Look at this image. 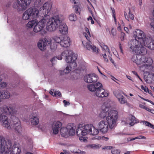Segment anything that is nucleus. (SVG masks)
Segmentation results:
<instances>
[{
    "mask_svg": "<svg viewBox=\"0 0 154 154\" xmlns=\"http://www.w3.org/2000/svg\"><path fill=\"white\" fill-rule=\"evenodd\" d=\"M111 153L112 154H119L120 151L117 149H114L111 150Z\"/></svg>",
    "mask_w": 154,
    "mask_h": 154,
    "instance_id": "obj_43",
    "label": "nucleus"
},
{
    "mask_svg": "<svg viewBox=\"0 0 154 154\" xmlns=\"http://www.w3.org/2000/svg\"><path fill=\"white\" fill-rule=\"evenodd\" d=\"M128 14L129 18L130 19L133 20L134 19V15L133 14L131 13V10L130 8H129Z\"/></svg>",
    "mask_w": 154,
    "mask_h": 154,
    "instance_id": "obj_46",
    "label": "nucleus"
},
{
    "mask_svg": "<svg viewBox=\"0 0 154 154\" xmlns=\"http://www.w3.org/2000/svg\"><path fill=\"white\" fill-rule=\"evenodd\" d=\"M139 107L140 108L142 109H144L145 106L144 105L142 104H140L139 105Z\"/></svg>",
    "mask_w": 154,
    "mask_h": 154,
    "instance_id": "obj_63",
    "label": "nucleus"
},
{
    "mask_svg": "<svg viewBox=\"0 0 154 154\" xmlns=\"http://www.w3.org/2000/svg\"><path fill=\"white\" fill-rule=\"evenodd\" d=\"M4 143H3L0 144V154H3L4 152H5V154H11L10 150H9V148L10 147V143H8V145H6L5 147L4 148Z\"/></svg>",
    "mask_w": 154,
    "mask_h": 154,
    "instance_id": "obj_21",
    "label": "nucleus"
},
{
    "mask_svg": "<svg viewBox=\"0 0 154 154\" xmlns=\"http://www.w3.org/2000/svg\"><path fill=\"white\" fill-rule=\"evenodd\" d=\"M102 111L100 114V117L102 119H104L107 116H108L109 114H110L112 110H108L107 109H103L101 107Z\"/></svg>",
    "mask_w": 154,
    "mask_h": 154,
    "instance_id": "obj_26",
    "label": "nucleus"
},
{
    "mask_svg": "<svg viewBox=\"0 0 154 154\" xmlns=\"http://www.w3.org/2000/svg\"><path fill=\"white\" fill-rule=\"evenodd\" d=\"M144 109H145L146 110L149 112H150V111H151V109H150L149 108H148L146 106H145Z\"/></svg>",
    "mask_w": 154,
    "mask_h": 154,
    "instance_id": "obj_62",
    "label": "nucleus"
},
{
    "mask_svg": "<svg viewBox=\"0 0 154 154\" xmlns=\"http://www.w3.org/2000/svg\"><path fill=\"white\" fill-rule=\"evenodd\" d=\"M101 47L104 50L107 51H108V52L109 53H110V51L109 50L108 48V46L102 44L101 45H100Z\"/></svg>",
    "mask_w": 154,
    "mask_h": 154,
    "instance_id": "obj_41",
    "label": "nucleus"
},
{
    "mask_svg": "<svg viewBox=\"0 0 154 154\" xmlns=\"http://www.w3.org/2000/svg\"><path fill=\"white\" fill-rule=\"evenodd\" d=\"M75 9V12L77 14H80V9L79 6L77 5L73 7Z\"/></svg>",
    "mask_w": 154,
    "mask_h": 154,
    "instance_id": "obj_39",
    "label": "nucleus"
},
{
    "mask_svg": "<svg viewBox=\"0 0 154 154\" xmlns=\"http://www.w3.org/2000/svg\"><path fill=\"white\" fill-rule=\"evenodd\" d=\"M111 32L112 35L113 36H114L116 35V33L114 31V30L113 29H112L111 30Z\"/></svg>",
    "mask_w": 154,
    "mask_h": 154,
    "instance_id": "obj_59",
    "label": "nucleus"
},
{
    "mask_svg": "<svg viewBox=\"0 0 154 154\" xmlns=\"http://www.w3.org/2000/svg\"><path fill=\"white\" fill-rule=\"evenodd\" d=\"M134 139H146V137L144 136L139 135L134 138Z\"/></svg>",
    "mask_w": 154,
    "mask_h": 154,
    "instance_id": "obj_47",
    "label": "nucleus"
},
{
    "mask_svg": "<svg viewBox=\"0 0 154 154\" xmlns=\"http://www.w3.org/2000/svg\"><path fill=\"white\" fill-rule=\"evenodd\" d=\"M95 92V95L98 97H107L109 95L108 91L103 88L97 90Z\"/></svg>",
    "mask_w": 154,
    "mask_h": 154,
    "instance_id": "obj_19",
    "label": "nucleus"
},
{
    "mask_svg": "<svg viewBox=\"0 0 154 154\" xmlns=\"http://www.w3.org/2000/svg\"><path fill=\"white\" fill-rule=\"evenodd\" d=\"M98 79L97 76L93 73L87 74L84 77L85 81L88 83L95 82L97 81Z\"/></svg>",
    "mask_w": 154,
    "mask_h": 154,
    "instance_id": "obj_11",
    "label": "nucleus"
},
{
    "mask_svg": "<svg viewBox=\"0 0 154 154\" xmlns=\"http://www.w3.org/2000/svg\"><path fill=\"white\" fill-rule=\"evenodd\" d=\"M135 39L130 42L131 45L130 47V51L136 54L133 55L132 61L140 67L143 72L152 68L153 61L149 56H141L147 54V51L144 46L151 50H154V40L152 41V37L146 35L143 31L137 29L134 34Z\"/></svg>",
    "mask_w": 154,
    "mask_h": 154,
    "instance_id": "obj_1",
    "label": "nucleus"
},
{
    "mask_svg": "<svg viewBox=\"0 0 154 154\" xmlns=\"http://www.w3.org/2000/svg\"><path fill=\"white\" fill-rule=\"evenodd\" d=\"M52 7V5L50 3L46 2L44 4L43 6L41 7L40 9V14H42L44 15V16L49 12Z\"/></svg>",
    "mask_w": 154,
    "mask_h": 154,
    "instance_id": "obj_13",
    "label": "nucleus"
},
{
    "mask_svg": "<svg viewBox=\"0 0 154 154\" xmlns=\"http://www.w3.org/2000/svg\"><path fill=\"white\" fill-rule=\"evenodd\" d=\"M98 129L91 124L87 125L82 127L79 126L76 130L77 135L81 142H85L86 140V138L84 137L88 134L96 135L98 134Z\"/></svg>",
    "mask_w": 154,
    "mask_h": 154,
    "instance_id": "obj_4",
    "label": "nucleus"
},
{
    "mask_svg": "<svg viewBox=\"0 0 154 154\" xmlns=\"http://www.w3.org/2000/svg\"><path fill=\"white\" fill-rule=\"evenodd\" d=\"M124 29L125 31L126 32H127V33H128V32L129 30L128 29V27H125Z\"/></svg>",
    "mask_w": 154,
    "mask_h": 154,
    "instance_id": "obj_61",
    "label": "nucleus"
},
{
    "mask_svg": "<svg viewBox=\"0 0 154 154\" xmlns=\"http://www.w3.org/2000/svg\"><path fill=\"white\" fill-rule=\"evenodd\" d=\"M141 88L142 90H143L144 91L147 93V91L148 90V88L146 86H144L143 85L141 86Z\"/></svg>",
    "mask_w": 154,
    "mask_h": 154,
    "instance_id": "obj_49",
    "label": "nucleus"
},
{
    "mask_svg": "<svg viewBox=\"0 0 154 154\" xmlns=\"http://www.w3.org/2000/svg\"><path fill=\"white\" fill-rule=\"evenodd\" d=\"M66 129H67L69 135H73L75 133V127L74 124L73 123H69L66 126Z\"/></svg>",
    "mask_w": 154,
    "mask_h": 154,
    "instance_id": "obj_22",
    "label": "nucleus"
},
{
    "mask_svg": "<svg viewBox=\"0 0 154 154\" xmlns=\"http://www.w3.org/2000/svg\"><path fill=\"white\" fill-rule=\"evenodd\" d=\"M62 55L65 57V60L66 63H70V64L74 65V69L76 67V63L75 61L77 57L72 51L70 50H65L62 53Z\"/></svg>",
    "mask_w": 154,
    "mask_h": 154,
    "instance_id": "obj_7",
    "label": "nucleus"
},
{
    "mask_svg": "<svg viewBox=\"0 0 154 154\" xmlns=\"http://www.w3.org/2000/svg\"><path fill=\"white\" fill-rule=\"evenodd\" d=\"M108 58L110 60V61L112 63H113V64H114V62L113 61V60L112 59V58L111 57L108 56Z\"/></svg>",
    "mask_w": 154,
    "mask_h": 154,
    "instance_id": "obj_58",
    "label": "nucleus"
},
{
    "mask_svg": "<svg viewBox=\"0 0 154 154\" xmlns=\"http://www.w3.org/2000/svg\"><path fill=\"white\" fill-rule=\"evenodd\" d=\"M111 9L112 11V17L114 18L115 22V23H116V20L115 16V10L114 8H111Z\"/></svg>",
    "mask_w": 154,
    "mask_h": 154,
    "instance_id": "obj_44",
    "label": "nucleus"
},
{
    "mask_svg": "<svg viewBox=\"0 0 154 154\" xmlns=\"http://www.w3.org/2000/svg\"><path fill=\"white\" fill-rule=\"evenodd\" d=\"M63 103L64 104V106H69L70 103L69 102L66 101V100H64L63 101Z\"/></svg>",
    "mask_w": 154,
    "mask_h": 154,
    "instance_id": "obj_53",
    "label": "nucleus"
},
{
    "mask_svg": "<svg viewBox=\"0 0 154 154\" xmlns=\"http://www.w3.org/2000/svg\"><path fill=\"white\" fill-rule=\"evenodd\" d=\"M71 64L67 65L63 70V72L65 74H68L72 70V68L71 66Z\"/></svg>",
    "mask_w": 154,
    "mask_h": 154,
    "instance_id": "obj_30",
    "label": "nucleus"
},
{
    "mask_svg": "<svg viewBox=\"0 0 154 154\" xmlns=\"http://www.w3.org/2000/svg\"><path fill=\"white\" fill-rule=\"evenodd\" d=\"M71 41L69 38L67 36H64L62 39L60 45L62 47L66 48L69 46L71 44Z\"/></svg>",
    "mask_w": 154,
    "mask_h": 154,
    "instance_id": "obj_20",
    "label": "nucleus"
},
{
    "mask_svg": "<svg viewBox=\"0 0 154 154\" xmlns=\"http://www.w3.org/2000/svg\"><path fill=\"white\" fill-rule=\"evenodd\" d=\"M64 152H60V154H66L67 153V152L66 150H64Z\"/></svg>",
    "mask_w": 154,
    "mask_h": 154,
    "instance_id": "obj_64",
    "label": "nucleus"
},
{
    "mask_svg": "<svg viewBox=\"0 0 154 154\" xmlns=\"http://www.w3.org/2000/svg\"><path fill=\"white\" fill-rule=\"evenodd\" d=\"M3 143L4 148L5 147L6 145H8V143H10V147L9 148V150L10 151L11 154H20L21 152V150L19 146V144L16 142H15L14 143L13 145L12 146L11 141L10 140H8L6 141L5 138L2 136H0V144L1 143Z\"/></svg>",
    "mask_w": 154,
    "mask_h": 154,
    "instance_id": "obj_6",
    "label": "nucleus"
},
{
    "mask_svg": "<svg viewBox=\"0 0 154 154\" xmlns=\"http://www.w3.org/2000/svg\"><path fill=\"white\" fill-rule=\"evenodd\" d=\"M130 120L131 122L129 123V125L131 126L135 124L137 122L135 117L132 116H131L130 117Z\"/></svg>",
    "mask_w": 154,
    "mask_h": 154,
    "instance_id": "obj_32",
    "label": "nucleus"
},
{
    "mask_svg": "<svg viewBox=\"0 0 154 154\" xmlns=\"http://www.w3.org/2000/svg\"><path fill=\"white\" fill-rule=\"evenodd\" d=\"M145 100L146 101L150 102L152 104L154 105V103L152 101H151L150 100H148V99H145Z\"/></svg>",
    "mask_w": 154,
    "mask_h": 154,
    "instance_id": "obj_57",
    "label": "nucleus"
},
{
    "mask_svg": "<svg viewBox=\"0 0 154 154\" xmlns=\"http://www.w3.org/2000/svg\"><path fill=\"white\" fill-rule=\"evenodd\" d=\"M39 12L36 8H30L25 11L23 14L22 18L24 20H27L30 18H36L39 17Z\"/></svg>",
    "mask_w": 154,
    "mask_h": 154,
    "instance_id": "obj_8",
    "label": "nucleus"
},
{
    "mask_svg": "<svg viewBox=\"0 0 154 154\" xmlns=\"http://www.w3.org/2000/svg\"><path fill=\"white\" fill-rule=\"evenodd\" d=\"M125 36V33L122 32L121 34V37H120V39L121 41H123L124 39V37Z\"/></svg>",
    "mask_w": 154,
    "mask_h": 154,
    "instance_id": "obj_54",
    "label": "nucleus"
},
{
    "mask_svg": "<svg viewBox=\"0 0 154 154\" xmlns=\"http://www.w3.org/2000/svg\"><path fill=\"white\" fill-rule=\"evenodd\" d=\"M59 30L62 34H66L68 33V27L65 23H62V22L59 25Z\"/></svg>",
    "mask_w": 154,
    "mask_h": 154,
    "instance_id": "obj_23",
    "label": "nucleus"
},
{
    "mask_svg": "<svg viewBox=\"0 0 154 154\" xmlns=\"http://www.w3.org/2000/svg\"><path fill=\"white\" fill-rule=\"evenodd\" d=\"M112 148H113V147L112 146H107L104 147L103 149H109L110 150L112 149Z\"/></svg>",
    "mask_w": 154,
    "mask_h": 154,
    "instance_id": "obj_52",
    "label": "nucleus"
},
{
    "mask_svg": "<svg viewBox=\"0 0 154 154\" xmlns=\"http://www.w3.org/2000/svg\"><path fill=\"white\" fill-rule=\"evenodd\" d=\"M51 39H47L45 38L44 39L42 40H40V41L43 43V45L45 47L48 44H50V42H51Z\"/></svg>",
    "mask_w": 154,
    "mask_h": 154,
    "instance_id": "obj_31",
    "label": "nucleus"
},
{
    "mask_svg": "<svg viewBox=\"0 0 154 154\" xmlns=\"http://www.w3.org/2000/svg\"><path fill=\"white\" fill-rule=\"evenodd\" d=\"M69 19L71 21H75L77 20V17L75 14H72L69 15Z\"/></svg>",
    "mask_w": 154,
    "mask_h": 154,
    "instance_id": "obj_36",
    "label": "nucleus"
},
{
    "mask_svg": "<svg viewBox=\"0 0 154 154\" xmlns=\"http://www.w3.org/2000/svg\"><path fill=\"white\" fill-rule=\"evenodd\" d=\"M112 104L113 102L111 100H108L104 103L101 107L103 109H107L108 110H112Z\"/></svg>",
    "mask_w": 154,
    "mask_h": 154,
    "instance_id": "obj_24",
    "label": "nucleus"
},
{
    "mask_svg": "<svg viewBox=\"0 0 154 154\" xmlns=\"http://www.w3.org/2000/svg\"><path fill=\"white\" fill-rule=\"evenodd\" d=\"M62 123L59 121H55L52 125L53 133L54 134H57L61 128Z\"/></svg>",
    "mask_w": 154,
    "mask_h": 154,
    "instance_id": "obj_16",
    "label": "nucleus"
},
{
    "mask_svg": "<svg viewBox=\"0 0 154 154\" xmlns=\"http://www.w3.org/2000/svg\"><path fill=\"white\" fill-rule=\"evenodd\" d=\"M17 111L12 106L4 105L0 108V123L8 129L11 127L16 133H20L22 131L21 123L19 119L14 116Z\"/></svg>",
    "mask_w": 154,
    "mask_h": 154,
    "instance_id": "obj_2",
    "label": "nucleus"
},
{
    "mask_svg": "<svg viewBox=\"0 0 154 154\" xmlns=\"http://www.w3.org/2000/svg\"><path fill=\"white\" fill-rule=\"evenodd\" d=\"M32 0H16L13 4V7L19 11L26 9L30 5Z\"/></svg>",
    "mask_w": 154,
    "mask_h": 154,
    "instance_id": "obj_10",
    "label": "nucleus"
},
{
    "mask_svg": "<svg viewBox=\"0 0 154 154\" xmlns=\"http://www.w3.org/2000/svg\"><path fill=\"white\" fill-rule=\"evenodd\" d=\"M29 119L31 124L33 125H36L39 122L38 116V113L37 112H33L29 116Z\"/></svg>",
    "mask_w": 154,
    "mask_h": 154,
    "instance_id": "obj_15",
    "label": "nucleus"
},
{
    "mask_svg": "<svg viewBox=\"0 0 154 154\" xmlns=\"http://www.w3.org/2000/svg\"><path fill=\"white\" fill-rule=\"evenodd\" d=\"M57 60V59L56 57H54L50 61L53 64V63H55L56 61Z\"/></svg>",
    "mask_w": 154,
    "mask_h": 154,
    "instance_id": "obj_51",
    "label": "nucleus"
},
{
    "mask_svg": "<svg viewBox=\"0 0 154 154\" xmlns=\"http://www.w3.org/2000/svg\"><path fill=\"white\" fill-rule=\"evenodd\" d=\"M37 20H33L29 21L26 24V27L29 29L32 28L33 26L37 24Z\"/></svg>",
    "mask_w": 154,
    "mask_h": 154,
    "instance_id": "obj_27",
    "label": "nucleus"
},
{
    "mask_svg": "<svg viewBox=\"0 0 154 154\" xmlns=\"http://www.w3.org/2000/svg\"><path fill=\"white\" fill-rule=\"evenodd\" d=\"M2 80L0 77V88H5L6 85V84L5 82H2Z\"/></svg>",
    "mask_w": 154,
    "mask_h": 154,
    "instance_id": "obj_40",
    "label": "nucleus"
},
{
    "mask_svg": "<svg viewBox=\"0 0 154 154\" xmlns=\"http://www.w3.org/2000/svg\"><path fill=\"white\" fill-rule=\"evenodd\" d=\"M103 56L104 61L106 62H108L109 58L108 57H107L106 54H104L103 55Z\"/></svg>",
    "mask_w": 154,
    "mask_h": 154,
    "instance_id": "obj_48",
    "label": "nucleus"
},
{
    "mask_svg": "<svg viewBox=\"0 0 154 154\" xmlns=\"http://www.w3.org/2000/svg\"><path fill=\"white\" fill-rule=\"evenodd\" d=\"M60 132L61 135L63 137H66L68 136L69 135L68 131L66 128H61L60 129Z\"/></svg>",
    "mask_w": 154,
    "mask_h": 154,
    "instance_id": "obj_28",
    "label": "nucleus"
},
{
    "mask_svg": "<svg viewBox=\"0 0 154 154\" xmlns=\"http://www.w3.org/2000/svg\"><path fill=\"white\" fill-rule=\"evenodd\" d=\"M50 45V48L53 51H55L57 48V43L51 40V42L49 44Z\"/></svg>",
    "mask_w": 154,
    "mask_h": 154,
    "instance_id": "obj_29",
    "label": "nucleus"
},
{
    "mask_svg": "<svg viewBox=\"0 0 154 154\" xmlns=\"http://www.w3.org/2000/svg\"><path fill=\"white\" fill-rule=\"evenodd\" d=\"M54 96L57 97L58 96L60 97L61 95V94L59 91H54Z\"/></svg>",
    "mask_w": 154,
    "mask_h": 154,
    "instance_id": "obj_45",
    "label": "nucleus"
},
{
    "mask_svg": "<svg viewBox=\"0 0 154 154\" xmlns=\"http://www.w3.org/2000/svg\"><path fill=\"white\" fill-rule=\"evenodd\" d=\"M10 93L6 90H0V99H6L9 98Z\"/></svg>",
    "mask_w": 154,
    "mask_h": 154,
    "instance_id": "obj_25",
    "label": "nucleus"
},
{
    "mask_svg": "<svg viewBox=\"0 0 154 154\" xmlns=\"http://www.w3.org/2000/svg\"><path fill=\"white\" fill-rule=\"evenodd\" d=\"M38 48L42 51H44L46 49L45 47L43 45V43L40 40L38 43Z\"/></svg>",
    "mask_w": 154,
    "mask_h": 154,
    "instance_id": "obj_33",
    "label": "nucleus"
},
{
    "mask_svg": "<svg viewBox=\"0 0 154 154\" xmlns=\"http://www.w3.org/2000/svg\"><path fill=\"white\" fill-rule=\"evenodd\" d=\"M45 18L46 17L43 18L39 22L37 21V24L33 28V30L34 32L37 33L43 29L45 26L44 20Z\"/></svg>",
    "mask_w": 154,
    "mask_h": 154,
    "instance_id": "obj_14",
    "label": "nucleus"
},
{
    "mask_svg": "<svg viewBox=\"0 0 154 154\" xmlns=\"http://www.w3.org/2000/svg\"><path fill=\"white\" fill-rule=\"evenodd\" d=\"M114 94L117 98L118 101L120 104H126L127 105L129 104L127 102L126 99L118 91L116 90L114 92Z\"/></svg>",
    "mask_w": 154,
    "mask_h": 154,
    "instance_id": "obj_18",
    "label": "nucleus"
},
{
    "mask_svg": "<svg viewBox=\"0 0 154 154\" xmlns=\"http://www.w3.org/2000/svg\"><path fill=\"white\" fill-rule=\"evenodd\" d=\"M143 124L146 126H148L154 129V125L151 124L150 122L146 121H143Z\"/></svg>",
    "mask_w": 154,
    "mask_h": 154,
    "instance_id": "obj_38",
    "label": "nucleus"
},
{
    "mask_svg": "<svg viewBox=\"0 0 154 154\" xmlns=\"http://www.w3.org/2000/svg\"><path fill=\"white\" fill-rule=\"evenodd\" d=\"M63 56L62 55V54H61V55H59L56 58L57 59L59 60H61L62 59V57Z\"/></svg>",
    "mask_w": 154,
    "mask_h": 154,
    "instance_id": "obj_56",
    "label": "nucleus"
},
{
    "mask_svg": "<svg viewBox=\"0 0 154 154\" xmlns=\"http://www.w3.org/2000/svg\"><path fill=\"white\" fill-rule=\"evenodd\" d=\"M88 88L90 91L94 92L97 90L103 89V87L102 84L98 82L95 84H92L88 85Z\"/></svg>",
    "mask_w": 154,
    "mask_h": 154,
    "instance_id": "obj_17",
    "label": "nucleus"
},
{
    "mask_svg": "<svg viewBox=\"0 0 154 154\" xmlns=\"http://www.w3.org/2000/svg\"><path fill=\"white\" fill-rule=\"evenodd\" d=\"M109 125L106 120H101L98 124V128L102 133H106L109 129Z\"/></svg>",
    "mask_w": 154,
    "mask_h": 154,
    "instance_id": "obj_12",
    "label": "nucleus"
},
{
    "mask_svg": "<svg viewBox=\"0 0 154 154\" xmlns=\"http://www.w3.org/2000/svg\"><path fill=\"white\" fill-rule=\"evenodd\" d=\"M88 146V147L94 149H98L101 147V146L99 144H89Z\"/></svg>",
    "mask_w": 154,
    "mask_h": 154,
    "instance_id": "obj_34",
    "label": "nucleus"
},
{
    "mask_svg": "<svg viewBox=\"0 0 154 154\" xmlns=\"http://www.w3.org/2000/svg\"><path fill=\"white\" fill-rule=\"evenodd\" d=\"M85 32L83 33V35L86 38L87 40L89 41L86 42L85 41L82 42V44L84 47L88 50H92V52L97 54L98 53V49L94 46H92L90 42L91 35L88 28H85Z\"/></svg>",
    "mask_w": 154,
    "mask_h": 154,
    "instance_id": "obj_5",
    "label": "nucleus"
},
{
    "mask_svg": "<svg viewBox=\"0 0 154 154\" xmlns=\"http://www.w3.org/2000/svg\"><path fill=\"white\" fill-rule=\"evenodd\" d=\"M61 38L60 37L58 36H55L53 38L54 41V42L57 43H59L60 44V43L61 42Z\"/></svg>",
    "mask_w": 154,
    "mask_h": 154,
    "instance_id": "obj_37",
    "label": "nucleus"
},
{
    "mask_svg": "<svg viewBox=\"0 0 154 154\" xmlns=\"http://www.w3.org/2000/svg\"><path fill=\"white\" fill-rule=\"evenodd\" d=\"M135 140L134 138L128 137L127 138V140L128 141H131Z\"/></svg>",
    "mask_w": 154,
    "mask_h": 154,
    "instance_id": "obj_55",
    "label": "nucleus"
},
{
    "mask_svg": "<svg viewBox=\"0 0 154 154\" xmlns=\"http://www.w3.org/2000/svg\"><path fill=\"white\" fill-rule=\"evenodd\" d=\"M43 3V0H36L35 2V6L39 8Z\"/></svg>",
    "mask_w": 154,
    "mask_h": 154,
    "instance_id": "obj_35",
    "label": "nucleus"
},
{
    "mask_svg": "<svg viewBox=\"0 0 154 154\" xmlns=\"http://www.w3.org/2000/svg\"><path fill=\"white\" fill-rule=\"evenodd\" d=\"M28 143L29 145L30 146V147L32 146V141L31 139H29L28 140Z\"/></svg>",
    "mask_w": 154,
    "mask_h": 154,
    "instance_id": "obj_50",
    "label": "nucleus"
},
{
    "mask_svg": "<svg viewBox=\"0 0 154 154\" xmlns=\"http://www.w3.org/2000/svg\"><path fill=\"white\" fill-rule=\"evenodd\" d=\"M118 119V112L116 110H112L110 114L107 116L106 121L109 125L111 129L115 128L116 125V121Z\"/></svg>",
    "mask_w": 154,
    "mask_h": 154,
    "instance_id": "obj_9",
    "label": "nucleus"
},
{
    "mask_svg": "<svg viewBox=\"0 0 154 154\" xmlns=\"http://www.w3.org/2000/svg\"><path fill=\"white\" fill-rule=\"evenodd\" d=\"M73 153H77V154H85V151H81L79 149H78L77 150H74L73 152Z\"/></svg>",
    "mask_w": 154,
    "mask_h": 154,
    "instance_id": "obj_42",
    "label": "nucleus"
},
{
    "mask_svg": "<svg viewBox=\"0 0 154 154\" xmlns=\"http://www.w3.org/2000/svg\"><path fill=\"white\" fill-rule=\"evenodd\" d=\"M77 0H70V2L72 3L75 4Z\"/></svg>",
    "mask_w": 154,
    "mask_h": 154,
    "instance_id": "obj_60",
    "label": "nucleus"
},
{
    "mask_svg": "<svg viewBox=\"0 0 154 154\" xmlns=\"http://www.w3.org/2000/svg\"><path fill=\"white\" fill-rule=\"evenodd\" d=\"M46 17L44 20L45 24L46 22V28L49 31H55L60 24L63 21L65 18L61 15H56L50 17L48 15H45L43 18Z\"/></svg>",
    "mask_w": 154,
    "mask_h": 154,
    "instance_id": "obj_3",
    "label": "nucleus"
}]
</instances>
